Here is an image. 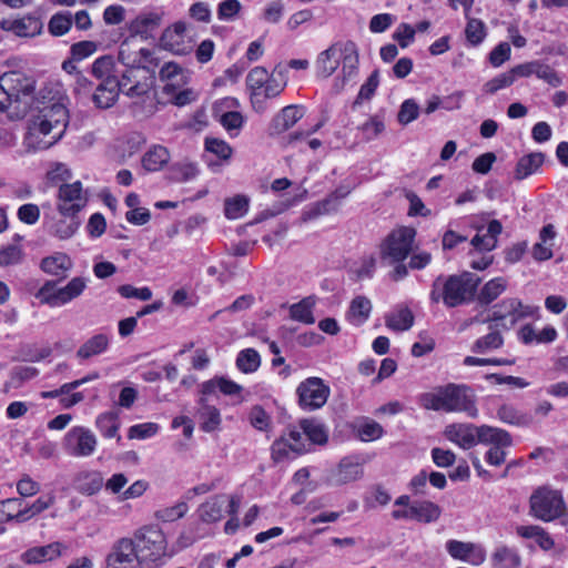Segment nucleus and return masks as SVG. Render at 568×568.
<instances>
[{"label": "nucleus", "instance_id": "412c9836", "mask_svg": "<svg viewBox=\"0 0 568 568\" xmlns=\"http://www.w3.org/2000/svg\"><path fill=\"white\" fill-rule=\"evenodd\" d=\"M267 79L268 72L263 67H255L247 73L246 87L250 91L252 106L256 112L265 110L262 90Z\"/></svg>", "mask_w": 568, "mask_h": 568}, {"label": "nucleus", "instance_id": "58836bf2", "mask_svg": "<svg viewBox=\"0 0 568 568\" xmlns=\"http://www.w3.org/2000/svg\"><path fill=\"white\" fill-rule=\"evenodd\" d=\"M217 389L224 395L233 396L241 393L242 386L225 377H214L202 383L200 393L212 396Z\"/></svg>", "mask_w": 568, "mask_h": 568}, {"label": "nucleus", "instance_id": "9b49d317", "mask_svg": "<svg viewBox=\"0 0 568 568\" xmlns=\"http://www.w3.org/2000/svg\"><path fill=\"white\" fill-rule=\"evenodd\" d=\"M97 445L98 438L94 433L83 426L70 428L62 439V449L67 455L74 458L92 456Z\"/></svg>", "mask_w": 568, "mask_h": 568}, {"label": "nucleus", "instance_id": "473e14b6", "mask_svg": "<svg viewBox=\"0 0 568 568\" xmlns=\"http://www.w3.org/2000/svg\"><path fill=\"white\" fill-rule=\"evenodd\" d=\"M110 345V336L105 333H99L87 339L77 351V357L89 359L106 352Z\"/></svg>", "mask_w": 568, "mask_h": 568}, {"label": "nucleus", "instance_id": "ea45409f", "mask_svg": "<svg viewBox=\"0 0 568 568\" xmlns=\"http://www.w3.org/2000/svg\"><path fill=\"white\" fill-rule=\"evenodd\" d=\"M507 286L508 281L503 276L489 280L483 285L477 295L478 303L481 305H488L493 303L507 290Z\"/></svg>", "mask_w": 568, "mask_h": 568}, {"label": "nucleus", "instance_id": "37998d69", "mask_svg": "<svg viewBox=\"0 0 568 568\" xmlns=\"http://www.w3.org/2000/svg\"><path fill=\"white\" fill-rule=\"evenodd\" d=\"M95 426L105 438L121 439L119 435L120 419L116 412H105L100 414L95 419Z\"/></svg>", "mask_w": 568, "mask_h": 568}, {"label": "nucleus", "instance_id": "c03bdc74", "mask_svg": "<svg viewBox=\"0 0 568 568\" xmlns=\"http://www.w3.org/2000/svg\"><path fill=\"white\" fill-rule=\"evenodd\" d=\"M315 298L313 296H308L303 298L298 303L291 305V318L307 325L314 324L315 317L313 316V308L315 306Z\"/></svg>", "mask_w": 568, "mask_h": 568}, {"label": "nucleus", "instance_id": "f257e3e1", "mask_svg": "<svg viewBox=\"0 0 568 568\" xmlns=\"http://www.w3.org/2000/svg\"><path fill=\"white\" fill-rule=\"evenodd\" d=\"M69 123V112L61 102H49L39 109L29 122L24 146L30 152L47 150L64 134Z\"/></svg>", "mask_w": 568, "mask_h": 568}, {"label": "nucleus", "instance_id": "ddd939ff", "mask_svg": "<svg viewBox=\"0 0 568 568\" xmlns=\"http://www.w3.org/2000/svg\"><path fill=\"white\" fill-rule=\"evenodd\" d=\"M296 393L303 409L315 410L327 402L329 387L320 377H308L297 386Z\"/></svg>", "mask_w": 568, "mask_h": 568}, {"label": "nucleus", "instance_id": "0eeeda50", "mask_svg": "<svg viewBox=\"0 0 568 568\" xmlns=\"http://www.w3.org/2000/svg\"><path fill=\"white\" fill-rule=\"evenodd\" d=\"M88 280L81 276L71 278L64 286L49 280L38 290L34 297L50 307H61L78 298L85 291Z\"/></svg>", "mask_w": 568, "mask_h": 568}, {"label": "nucleus", "instance_id": "774afa93", "mask_svg": "<svg viewBox=\"0 0 568 568\" xmlns=\"http://www.w3.org/2000/svg\"><path fill=\"white\" fill-rule=\"evenodd\" d=\"M72 176L70 169L64 163H53L47 172V180L52 184L64 183Z\"/></svg>", "mask_w": 568, "mask_h": 568}, {"label": "nucleus", "instance_id": "a19ab883", "mask_svg": "<svg viewBox=\"0 0 568 568\" xmlns=\"http://www.w3.org/2000/svg\"><path fill=\"white\" fill-rule=\"evenodd\" d=\"M160 79L165 82L164 91L166 93H173L178 88L185 83V77L182 69L174 62H168L161 68Z\"/></svg>", "mask_w": 568, "mask_h": 568}, {"label": "nucleus", "instance_id": "a878e982", "mask_svg": "<svg viewBox=\"0 0 568 568\" xmlns=\"http://www.w3.org/2000/svg\"><path fill=\"white\" fill-rule=\"evenodd\" d=\"M303 116V111L297 105L283 108L272 120L271 133L281 134L290 130Z\"/></svg>", "mask_w": 568, "mask_h": 568}, {"label": "nucleus", "instance_id": "4c0bfd02", "mask_svg": "<svg viewBox=\"0 0 568 568\" xmlns=\"http://www.w3.org/2000/svg\"><path fill=\"white\" fill-rule=\"evenodd\" d=\"M24 523V503L21 498H7L0 501V524Z\"/></svg>", "mask_w": 568, "mask_h": 568}, {"label": "nucleus", "instance_id": "f3484780", "mask_svg": "<svg viewBox=\"0 0 568 568\" xmlns=\"http://www.w3.org/2000/svg\"><path fill=\"white\" fill-rule=\"evenodd\" d=\"M0 87L10 102L20 100L33 91V80L19 71L6 72L0 78Z\"/></svg>", "mask_w": 568, "mask_h": 568}, {"label": "nucleus", "instance_id": "5701e85b", "mask_svg": "<svg viewBox=\"0 0 568 568\" xmlns=\"http://www.w3.org/2000/svg\"><path fill=\"white\" fill-rule=\"evenodd\" d=\"M121 92L119 79L99 82L92 101L99 109H109L114 105Z\"/></svg>", "mask_w": 568, "mask_h": 568}, {"label": "nucleus", "instance_id": "20e7f679", "mask_svg": "<svg viewBox=\"0 0 568 568\" xmlns=\"http://www.w3.org/2000/svg\"><path fill=\"white\" fill-rule=\"evenodd\" d=\"M419 404L429 410L463 412L470 418L478 416L474 395L465 385L448 384L433 392L423 393L419 396Z\"/></svg>", "mask_w": 568, "mask_h": 568}, {"label": "nucleus", "instance_id": "bb28decb", "mask_svg": "<svg viewBox=\"0 0 568 568\" xmlns=\"http://www.w3.org/2000/svg\"><path fill=\"white\" fill-rule=\"evenodd\" d=\"M477 444L496 446H511L513 439L510 434L501 428L489 425H480L477 430Z\"/></svg>", "mask_w": 568, "mask_h": 568}, {"label": "nucleus", "instance_id": "c85d7f7f", "mask_svg": "<svg viewBox=\"0 0 568 568\" xmlns=\"http://www.w3.org/2000/svg\"><path fill=\"white\" fill-rule=\"evenodd\" d=\"M363 476L362 465L352 458H344L338 464L337 469L332 476L334 485H346L361 479Z\"/></svg>", "mask_w": 568, "mask_h": 568}, {"label": "nucleus", "instance_id": "49530a36", "mask_svg": "<svg viewBox=\"0 0 568 568\" xmlns=\"http://www.w3.org/2000/svg\"><path fill=\"white\" fill-rule=\"evenodd\" d=\"M170 160V153L162 145H154L143 156L142 164L146 171L161 170Z\"/></svg>", "mask_w": 568, "mask_h": 568}, {"label": "nucleus", "instance_id": "de8ad7c7", "mask_svg": "<svg viewBox=\"0 0 568 568\" xmlns=\"http://www.w3.org/2000/svg\"><path fill=\"white\" fill-rule=\"evenodd\" d=\"M491 561L495 568H518L520 557L515 549L499 546L491 555Z\"/></svg>", "mask_w": 568, "mask_h": 568}, {"label": "nucleus", "instance_id": "5fc2aeb1", "mask_svg": "<svg viewBox=\"0 0 568 568\" xmlns=\"http://www.w3.org/2000/svg\"><path fill=\"white\" fill-rule=\"evenodd\" d=\"M187 510V504L185 501H179L173 506H166L155 510L154 518L162 523H173L180 518H183Z\"/></svg>", "mask_w": 568, "mask_h": 568}, {"label": "nucleus", "instance_id": "3c124183", "mask_svg": "<svg viewBox=\"0 0 568 568\" xmlns=\"http://www.w3.org/2000/svg\"><path fill=\"white\" fill-rule=\"evenodd\" d=\"M542 162L544 154L540 152L530 153L523 156L516 165L515 178L517 180L526 179L527 176L534 174L542 164Z\"/></svg>", "mask_w": 568, "mask_h": 568}, {"label": "nucleus", "instance_id": "4d7b16f0", "mask_svg": "<svg viewBox=\"0 0 568 568\" xmlns=\"http://www.w3.org/2000/svg\"><path fill=\"white\" fill-rule=\"evenodd\" d=\"M73 19L70 12H58L50 18L48 30L52 36L61 37L70 31Z\"/></svg>", "mask_w": 568, "mask_h": 568}, {"label": "nucleus", "instance_id": "2eb2a0df", "mask_svg": "<svg viewBox=\"0 0 568 568\" xmlns=\"http://www.w3.org/2000/svg\"><path fill=\"white\" fill-rule=\"evenodd\" d=\"M85 204L87 197L83 195L81 182L60 185L57 203L59 214H78Z\"/></svg>", "mask_w": 568, "mask_h": 568}, {"label": "nucleus", "instance_id": "a211bd4d", "mask_svg": "<svg viewBox=\"0 0 568 568\" xmlns=\"http://www.w3.org/2000/svg\"><path fill=\"white\" fill-rule=\"evenodd\" d=\"M239 105L235 98H225L214 104V115L219 119L221 125L231 136H236L244 124V116L237 111L222 112L223 108L232 109Z\"/></svg>", "mask_w": 568, "mask_h": 568}, {"label": "nucleus", "instance_id": "6ab92c4d", "mask_svg": "<svg viewBox=\"0 0 568 568\" xmlns=\"http://www.w3.org/2000/svg\"><path fill=\"white\" fill-rule=\"evenodd\" d=\"M478 426L470 423H453L445 427L444 436L463 449L477 445Z\"/></svg>", "mask_w": 568, "mask_h": 568}, {"label": "nucleus", "instance_id": "e433bc0d", "mask_svg": "<svg viewBox=\"0 0 568 568\" xmlns=\"http://www.w3.org/2000/svg\"><path fill=\"white\" fill-rule=\"evenodd\" d=\"M385 324L395 332L408 331L414 324V315L408 307L399 306L386 314Z\"/></svg>", "mask_w": 568, "mask_h": 568}, {"label": "nucleus", "instance_id": "f03ea898", "mask_svg": "<svg viewBox=\"0 0 568 568\" xmlns=\"http://www.w3.org/2000/svg\"><path fill=\"white\" fill-rule=\"evenodd\" d=\"M119 60L128 67L119 79L121 92L131 99L146 95L155 81L150 69V64L153 63L152 52L146 48L133 51L131 44L125 41L120 45Z\"/></svg>", "mask_w": 568, "mask_h": 568}, {"label": "nucleus", "instance_id": "7ed1b4c3", "mask_svg": "<svg viewBox=\"0 0 568 568\" xmlns=\"http://www.w3.org/2000/svg\"><path fill=\"white\" fill-rule=\"evenodd\" d=\"M480 277L471 272L453 275H439L432 284L429 300L432 303L443 302L452 308L470 303L477 293Z\"/></svg>", "mask_w": 568, "mask_h": 568}, {"label": "nucleus", "instance_id": "f8f14e48", "mask_svg": "<svg viewBox=\"0 0 568 568\" xmlns=\"http://www.w3.org/2000/svg\"><path fill=\"white\" fill-rule=\"evenodd\" d=\"M310 449L304 432L298 425L288 426L282 436L272 445V457L281 462L290 456V453L302 454Z\"/></svg>", "mask_w": 568, "mask_h": 568}, {"label": "nucleus", "instance_id": "338daca9", "mask_svg": "<svg viewBox=\"0 0 568 568\" xmlns=\"http://www.w3.org/2000/svg\"><path fill=\"white\" fill-rule=\"evenodd\" d=\"M23 258V251L19 245H8L0 250V265L10 266L19 264Z\"/></svg>", "mask_w": 568, "mask_h": 568}, {"label": "nucleus", "instance_id": "9d476101", "mask_svg": "<svg viewBox=\"0 0 568 568\" xmlns=\"http://www.w3.org/2000/svg\"><path fill=\"white\" fill-rule=\"evenodd\" d=\"M415 230L400 227L394 230L381 245V258L388 263L404 261L412 251Z\"/></svg>", "mask_w": 568, "mask_h": 568}, {"label": "nucleus", "instance_id": "423d86ee", "mask_svg": "<svg viewBox=\"0 0 568 568\" xmlns=\"http://www.w3.org/2000/svg\"><path fill=\"white\" fill-rule=\"evenodd\" d=\"M142 568H158L166 554L168 540L162 528L155 524L138 528L132 537Z\"/></svg>", "mask_w": 568, "mask_h": 568}, {"label": "nucleus", "instance_id": "bf43d9fd", "mask_svg": "<svg viewBox=\"0 0 568 568\" xmlns=\"http://www.w3.org/2000/svg\"><path fill=\"white\" fill-rule=\"evenodd\" d=\"M363 134V139L372 141L379 136L385 130V122L381 115H373L366 122L358 126Z\"/></svg>", "mask_w": 568, "mask_h": 568}, {"label": "nucleus", "instance_id": "79ce46f5", "mask_svg": "<svg viewBox=\"0 0 568 568\" xmlns=\"http://www.w3.org/2000/svg\"><path fill=\"white\" fill-rule=\"evenodd\" d=\"M300 428L304 432L307 443L323 445L327 442L328 432L326 427L315 418L300 420Z\"/></svg>", "mask_w": 568, "mask_h": 568}, {"label": "nucleus", "instance_id": "dca6fc26", "mask_svg": "<svg viewBox=\"0 0 568 568\" xmlns=\"http://www.w3.org/2000/svg\"><path fill=\"white\" fill-rule=\"evenodd\" d=\"M445 547L452 558L473 566H479L486 560V550L479 544L450 539Z\"/></svg>", "mask_w": 568, "mask_h": 568}, {"label": "nucleus", "instance_id": "603ef678", "mask_svg": "<svg viewBox=\"0 0 568 568\" xmlns=\"http://www.w3.org/2000/svg\"><path fill=\"white\" fill-rule=\"evenodd\" d=\"M8 29L18 37H34L41 31V22L34 17H24L12 21Z\"/></svg>", "mask_w": 568, "mask_h": 568}, {"label": "nucleus", "instance_id": "aec40b11", "mask_svg": "<svg viewBox=\"0 0 568 568\" xmlns=\"http://www.w3.org/2000/svg\"><path fill=\"white\" fill-rule=\"evenodd\" d=\"M185 38L186 23L178 21L163 31L160 41L164 49L176 54H185L189 51Z\"/></svg>", "mask_w": 568, "mask_h": 568}, {"label": "nucleus", "instance_id": "f704fd0d", "mask_svg": "<svg viewBox=\"0 0 568 568\" xmlns=\"http://www.w3.org/2000/svg\"><path fill=\"white\" fill-rule=\"evenodd\" d=\"M409 513L413 515V520L430 524L439 519L442 516V508L430 500H422L413 503L410 505Z\"/></svg>", "mask_w": 568, "mask_h": 568}, {"label": "nucleus", "instance_id": "72a5a7b5", "mask_svg": "<svg viewBox=\"0 0 568 568\" xmlns=\"http://www.w3.org/2000/svg\"><path fill=\"white\" fill-rule=\"evenodd\" d=\"M287 84V71L286 69L277 65L273 72L268 73V79L265 81L262 95L263 100L273 99L278 97Z\"/></svg>", "mask_w": 568, "mask_h": 568}, {"label": "nucleus", "instance_id": "052dcab7", "mask_svg": "<svg viewBox=\"0 0 568 568\" xmlns=\"http://www.w3.org/2000/svg\"><path fill=\"white\" fill-rule=\"evenodd\" d=\"M172 179L176 182H186L196 178L199 170L195 163L181 162L172 166Z\"/></svg>", "mask_w": 568, "mask_h": 568}, {"label": "nucleus", "instance_id": "e2e57ef3", "mask_svg": "<svg viewBox=\"0 0 568 568\" xmlns=\"http://www.w3.org/2000/svg\"><path fill=\"white\" fill-rule=\"evenodd\" d=\"M205 150L221 160H229L233 153L232 148L224 140L216 138L205 139Z\"/></svg>", "mask_w": 568, "mask_h": 568}, {"label": "nucleus", "instance_id": "39448f33", "mask_svg": "<svg viewBox=\"0 0 568 568\" xmlns=\"http://www.w3.org/2000/svg\"><path fill=\"white\" fill-rule=\"evenodd\" d=\"M342 64L344 80L354 78L358 71V50L354 42H335L322 51L315 61L320 77L329 78Z\"/></svg>", "mask_w": 568, "mask_h": 568}, {"label": "nucleus", "instance_id": "cd10ccee", "mask_svg": "<svg viewBox=\"0 0 568 568\" xmlns=\"http://www.w3.org/2000/svg\"><path fill=\"white\" fill-rule=\"evenodd\" d=\"M103 484V476L98 470H83L78 473L74 478V488L87 496H92L100 491Z\"/></svg>", "mask_w": 568, "mask_h": 568}, {"label": "nucleus", "instance_id": "864d4df0", "mask_svg": "<svg viewBox=\"0 0 568 568\" xmlns=\"http://www.w3.org/2000/svg\"><path fill=\"white\" fill-rule=\"evenodd\" d=\"M250 200L245 195H235L224 202V214L230 220H237L244 216L248 211Z\"/></svg>", "mask_w": 568, "mask_h": 568}, {"label": "nucleus", "instance_id": "b1692460", "mask_svg": "<svg viewBox=\"0 0 568 568\" xmlns=\"http://www.w3.org/2000/svg\"><path fill=\"white\" fill-rule=\"evenodd\" d=\"M163 16L161 10L143 11L130 22L129 30L132 34L145 36L160 27Z\"/></svg>", "mask_w": 568, "mask_h": 568}, {"label": "nucleus", "instance_id": "4be33fe9", "mask_svg": "<svg viewBox=\"0 0 568 568\" xmlns=\"http://www.w3.org/2000/svg\"><path fill=\"white\" fill-rule=\"evenodd\" d=\"M209 397V395L200 393V397L197 399V416L201 428L205 433H212L219 429L222 423L220 410L216 406L210 404Z\"/></svg>", "mask_w": 568, "mask_h": 568}, {"label": "nucleus", "instance_id": "1a4fd4ad", "mask_svg": "<svg viewBox=\"0 0 568 568\" xmlns=\"http://www.w3.org/2000/svg\"><path fill=\"white\" fill-rule=\"evenodd\" d=\"M539 307L525 305L519 298L508 297L495 304L490 315L484 321L486 323H497L505 329L513 328L518 322L534 317Z\"/></svg>", "mask_w": 568, "mask_h": 568}, {"label": "nucleus", "instance_id": "c756f323", "mask_svg": "<svg viewBox=\"0 0 568 568\" xmlns=\"http://www.w3.org/2000/svg\"><path fill=\"white\" fill-rule=\"evenodd\" d=\"M227 498L224 495H216L203 503L197 514L202 523L214 524L223 518L224 505Z\"/></svg>", "mask_w": 568, "mask_h": 568}, {"label": "nucleus", "instance_id": "c9c22d12", "mask_svg": "<svg viewBox=\"0 0 568 568\" xmlns=\"http://www.w3.org/2000/svg\"><path fill=\"white\" fill-rule=\"evenodd\" d=\"M72 265L71 258L64 253H54L42 258L40 263L41 270L53 276H64L72 268Z\"/></svg>", "mask_w": 568, "mask_h": 568}, {"label": "nucleus", "instance_id": "7c9ffc66", "mask_svg": "<svg viewBox=\"0 0 568 568\" xmlns=\"http://www.w3.org/2000/svg\"><path fill=\"white\" fill-rule=\"evenodd\" d=\"M62 548L63 546L60 542H52L47 546L34 547L24 551L21 556V559L29 565L53 560L61 556Z\"/></svg>", "mask_w": 568, "mask_h": 568}, {"label": "nucleus", "instance_id": "393cba45", "mask_svg": "<svg viewBox=\"0 0 568 568\" xmlns=\"http://www.w3.org/2000/svg\"><path fill=\"white\" fill-rule=\"evenodd\" d=\"M481 229L471 239V245L479 252H490L497 247L498 236L503 232V225L498 220L488 223L486 232L480 234Z\"/></svg>", "mask_w": 568, "mask_h": 568}, {"label": "nucleus", "instance_id": "13d9d810", "mask_svg": "<svg viewBox=\"0 0 568 568\" xmlns=\"http://www.w3.org/2000/svg\"><path fill=\"white\" fill-rule=\"evenodd\" d=\"M467 24L465 28V36L466 40L470 45H478L480 44L484 39L486 38V26L485 23L475 18H466Z\"/></svg>", "mask_w": 568, "mask_h": 568}, {"label": "nucleus", "instance_id": "2f4dec72", "mask_svg": "<svg viewBox=\"0 0 568 568\" xmlns=\"http://www.w3.org/2000/svg\"><path fill=\"white\" fill-rule=\"evenodd\" d=\"M80 224L77 214H60V217L50 224L49 231L60 240H68L75 234Z\"/></svg>", "mask_w": 568, "mask_h": 568}, {"label": "nucleus", "instance_id": "8fccbe9b", "mask_svg": "<svg viewBox=\"0 0 568 568\" xmlns=\"http://www.w3.org/2000/svg\"><path fill=\"white\" fill-rule=\"evenodd\" d=\"M494 325L490 324L489 328L491 329L487 335L477 338L473 345V352L479 354H486L488 352L498 349L504 344V337L501 334L494 329Z\"/></svg>", "mask_w": 568, "mask_h": 568}, {"label": "nucleus", "instance_id": "69168bd1", "mask_svg": "<svg viewBox=\"0 0 568 568\" xmlns=\"http://www.w3.org/2000/svg\"><path fill=\"white\" fill-rule=\"evenodd\" d=\"M54 500L53 495H48L39 497L30 506L24 505L26 521L47 510L54 504Z\"/></svg>", "mask_w": 568, "mask_h": 568}, {"label": "nucleus", "instance_id": "6e6552de", "mask_svg": "<svg viewBox=\"0 0 568 568\" xmlns=\"http://www.w3.org/2000/svg\"><path fill=\"white\" fill-rule=\"evenodd\" d=\"M529 514L545 523L562 517L566 514V504L561 493L539 487L529 498Z\"/></svg>", "mask_w": 568, "mask_h": 568}, {"label": "nucleus", "instance_id": "4468645a", "mask_svg": "<svg viewBox=\"0 0 568 568\" xmlns=\"http://www.w3.org/2000/svg\"><path fill=\"white\" fill-rule=\"evenodd\" d=\"M104 568H142L130 537L115 540L105 557Z\"/></svg>", "mask_w": 568, "mask_h": 568}, {"label": "nucleus", "instance_id": "09e8293b", "mask_svg": "<svg viewBox=\"0 0 568 568\" xmlns=\"http://www.w3.org/2000/svg\"><path fill=\"white\" fill-rule=\"evenodd\" d=\"M91 73L99 82L118 79L115 63L109 55L98 58L91 65Z\"/></svg>", "mask_w": 568, "mask_h": 568}, {"label": "nucleus", "instance_id": "a18cd8bd", "mask_svg": "<svg viewBox=\"0 0 568 568\" xmlns=\"http://www.w3.org/2000/svg\"><path fill=\"white\" fill-rule=\"evenodd\" d=\"M371 311V301L364 296H357L351 302L347 318L352 324L358 326L368 320Z\"/></svg>", "mask_w": 568, "mask_h": 568}, {"label": "nucleus", "instance_id": "6e6d98bb", "mask_svg": "<svg viewBox=\"0 0 568 568\" xmlns=\"http://www.w3.org/2000/svg\"><path fill=\"white\" fill-rule=\"evenodd\" d=\"M261 365V357L254 348H246L241 351L236 357L237 368L245 373H254Z\"/></svg>", "mask_w": 568, "mask_h": 568}, {"label": "nucleus", "instance_id": "680f3d73", "mask_svg": "<svg viewBox=\"0 0 568 568\" xmlns=\"http://www.w3.org/2000/svg\"><path fill=\"white\" fill-rule=\"evenodd\" d=\"M419 105L414 99L405 100L397 113V120L400 124L407 125L418 118Z\"/></svg>", "mask_w": 568, "mask_h": 568}, {"label": "nucleus", "instance_id": "0e129e2a", "mask_svg": "<svg viewBox=\"0 0 568 568\" xmlns=\"http://www.w3.org/2000/svg\"><path fill=\"white\" fill-rule=\"evenodd\" d=\"M498 418L507 424L511 425H526L527 420L525 416L519 414V412L511 405L504 404L497 410Z\"/></svg>", "mask_w": 568, "mask_h": 568}]
</instances>
